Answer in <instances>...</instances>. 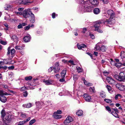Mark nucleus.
I'll list each match as a JSON object with an SVG mask.
<instances>
[{"mask_svg": "<svg viewBox=\"0 0 125 125\" xmlns=\"http://www.w3.org/2000/svg\"><path fill=\"white\" fill-rule=\"evenodd\" d=\"M14 68V67L13 66H11L8 67V68L9 69H13Z\"/></svg>", "mask_w": 125, "mask_h": 125, "instance_id": "obj_62", "label": "nucleus"}, {"mask_svg": "<svg viewBox=\"0 0 125 125\" xmlns=\"http://www.w3.org/2000/svg\"><path fill=\"white\" fill-rule=\"evenodd\" d=\"M23 9L24 8H18V11L22 12L23 10Z\"/></svg>", "mask_w": 125, "mask_h": 125, "instance_id": "obj_54", "label": "nucleus"}, {"mask_svg": "<svg viewBox=\"0 0 125 125\" xmlns=\"http://www.w3.org/2000/svg\"><path fill=\"white\" fill-rule=\"evenodd\" d=\"M21 117L23 118L26 117L27 115L25 113H21Z\"/></svg>", "mask_w": 125, "mask_h": 125, "instance_id": "obj_37", "label": "nucleus"}, {"mask_svg": "<svg viewBox=\"0 0 125 125\" xmlns=\"http://www.w3.org/2000/svg\"><path fill=\"white\" fill-rule=\"evenodd\" d=\"M10 95V94H8L5 92L3 91H2L0 90V95Z\"/></svg>", "mask_w": 125, "mask_h": 125, "instance_id": "obj_27", "label": "nucleus"}, {"mask_svg": "<svg viewBox=\"0 0 125 125\" xmlns=\"http://www.w3.org/2000/svg\"><path fill=\"white\" fill-rule=\"evenodd\" d=\"M23 106L25 108H29L31 106V103L27 104H24L23 105Z\"/></svg>", "mask_w": 125, "mask_h": 125, "instance_id": "obj_23", "label": "nucleus"}, {"mask_svg": "<svg viewBox=\"0 0 125 125\" xmlns=\"http://www.w3.org/2000/svg\"><path fill=\"white\" fill-rule=\"evenodd\" d=\"M32 78V77L31 76H27L25 78V79L26 80L28 81L31 80Z\"/></svg>", "mask_w": 125, "mask_h": 125, "instance_id": "obj_34", "label": "nucleus"}, {"mask_svg": "<svg viewBox=\"0 0 125 125\" xmlns=\"http://www.w3.org/2000/svg\"><path fill=\"white\" fill-rule=\"evenodd\" d=\"M83 97L86 101L90 102L91 100V96L88 94H84Z\"/></svg>", "mask_w": 125, "mask_h": 125, "instance_id": "obj_9", "label": "nucleus"}, {"mask_svg": "<svg viewBox=\"0 0 125 125\" xmlns=\"http://www.w3.org/2000/svg\"><path fill=\"white\" fill-rule=\"evenodd\" d=\"M1 113L2 117L3 118L4 121L6 122V121H9L10 120L11 116L10 114L5 113V111L3 110L2 111Z\"/></svg>", "mask_w": 125, "mask_h": 125, "instance_id": "obj_3", "label": "nucleus"}, {"mask_svg": "<svg viewBox=\"0 0 125 125\" xmlns=\"http://www.w3.org/2000/svg\"><path fill=\"white\" fill-rule=\"evenodd\" d=\"M43 82L46 85H49L52 84L53 81L51 80H44L43 81Z\"/></svg>", "mask_w": 125, "mask_h": 125, "instance_id": "obj_14", "label": "nucleus"}, {"mask_svg": "<svg viewBox=\"0 0 125 125\" xmlns=\"http://www.w3.org/2000/svg\"><path fill=\"white\" fill-rule=\"evenodd\" d=\"M32 12L31 9H26L22 11V15L24 18H27L30 16Z\"/></svg>", "mask_w": 125, "mask_h": 125, "instance_id": "obj_4", "label": "nucleus"}, {"mask_svg": "<svg viewBox=\"0 0 125 125\" xmlns=\"http://www.w3.org/2000/svg\"><path fill=\"white\" fill-rule=\"evenodd\" d=\"M62 113V111L60 110H58L56 112L54 113V114H61Z\"/></svg>", "mask_w": 125, "mask_h": 125, "instance_id": "obj_42", "label": "nucleus"}, {"mask_svg": "<svg viewBox=\"0 0 125 125\" xmlns=\"http://www.w3.org/2000/svg\"><path fill=\"white\" fill-rule=\"evenodd\" d=\"M26 88L25 87H22L21 89V91H23V90H25L26 89Z\"/></svg>", "mask_w": 125, "mask_h": 125, "instance_id": "obj_59", "label": "nucleus"}, {"mask_svg": "<svg viewBox=\"0 0 125 125\" xmlns=\"http://www.w3.org/2000/svg\"><path fill=\"white\" fill-rule=\"evenodd\" d=\"M4 25L5 26L6 28H7V30L8 27V25L6 23H5L4 24Z\"/></svg>", "mask_w": 125, "mask_h": 125, "instance_id": "obj_57", "label": "nucleus"}, {"mask_svg": "<svg viewBox=\"0 0 125 125\" xmlns=\"http://www.w3.org/2000/svg\"><path fill=\"white\" fill-rule=\"evenodd\" d=\"M12 7V6L10 5L6 4L5 5L4 8L5 10H8L11 9Z\"/></svg>", "mask_w": 125, "mask_h": 125, "instance_id": "obj_15", "label": "nucleus"}, {"mask_svg": "<svg viewBox=\"0 0 125 125\" xmlns=\"http://www.w3.org/2000/svg\"><path fill=\"white\" fill-rule=\"evenodd\" d=\"M73 119L71 117L68 116L65 120L64 122V124L66 125H67L69 123L73 121Z\"/></svg>", "mask_w": 125, "mask_h": 125, "instance_id": "obj_8", "label": "nucleus"}, {"mask_svg": "<svg viewBox=\"0 0 125 125\" xmlns=\"http://www.w3.org/2000/svg\"><path fill=\"white\" fill-rule=\"evenodd\" d=\"M12 39L14 42H17L18 41V38L15 35H13L11 37Z\"/></svg>", "mask_w": 125, "mask_h": 125, "instance_id": "obj_22", "label": "nucleus"}, {"mask_svg": "<svg viewBox=\"0 0 125 125\" xmlns=\"http://www.w3.org/2000/svg\"><path fill=\"white\" fill-rule=\"evenodd\" d=\"M110 62H111L112 65H115V66L118 68L120 67L121 65V63H115V62L113 61V59H110Z\"/></svg>", "mask_w": 125, "mask_h": 125, "instance_id": "obj_12", "label": "nucleus"}, {"mask_svg": "<svg viewBox=\"0 0 125 125\" xmlns=\"http://www.w3.org/2000/svg\"><path fill=\"white\" fill-rule=\"evenodd\" d=\"M58 62L55 63V66L53 68V71L55 73L58 72L60 70V68Z\"/></svg>", "mask_w": 125, "mask_h": 125, "instance_id": "obj_6", "label": "nucleus"}, {"mask_svg": "<svg viewBox=\"0 0 125 125\" xmlns=\"http://www.w3.org/2000/svg\"><path fill=\"white\" fill-rule=\"evenodd\" d=\"M82 80L83 81V83L84 84L87 86H91L92 85V84L91 83H88L84 79V78H82Z\"/></svg>", "mask_w": 125, "mask_h": 125, "instance_id": "obj_21", "label": "nucleus"}, {"mask_svg": "<svg viewBox=\"0 0 125 125\" xmlns=\"http://www.w3.org/2000/svg\"><path fill=\"white\" fill-rule=\"evenodd\" d=\"M23 4L27 5L28 3L32 2H30L29 0H23Z\"/></svg>", "mask_w": 125, "mask_h": 125, "instance_id": "obj_33", "label": "nucleus"}, {"mask_svg": "<svg viewBox=\"0 0 125 125\" xmlns=\"http://www.w3.org/2000/svg\"><path fill=\"white\" fill-rule=\"evenodd\" d=\"M10 17L8 15H7L4 18V19L5 20L9 21H12L13 20V19H11L10 18Z\"/></svg>", "mask_w": 125, "mask_h": 125, "instance_id": "obj_18", "label": "nucleus"}, {"mask_svg": "<svg viewBox=\"0 0 125 125\" xmlns=\"http://www.w3.org/2000/svg\"><path fill=\"white\" fill-rule=\"evenodd\" d=\"M106 48L104 46H102L100 48V51H101L103 52H105Z\"/></svg>", "mask_w": 125, "mask_h": 125, "instance_id": "obj_29", "label": "nucleus"}, {"mask_svg": "<svg viewBox=\"0 0 125 125\" xmlns=\"http://www.w3.org/2000/svg\"><path fill=\"white\" fill-rule=\"evenodd\" d=\"M106 110L108 111L110 113H111V112L112 111L110 108L108 106H107L105 107Z\"/></svg>", "mask_w": 125, "mask_h": 125, "instance_id": "obj_35", "label": "nucleus"}, {"mask_svg": "<svg viewBox=\"0 0 125 125\" xmlns=\"http://www.w3.org/2000/svg\"><path fill=\"white\" fill-rule=\"evenodd\" d=\"M28 94V93L26 91L25 92L23 93V95L25 97H26L27 96Z\"/></svg>", "mask_w": 125, "mask_h": 125, "instance_id": "obj_49", "label": "nucleus"}, {"mask_svg": "<svg viewBox=\"0 0 125 125\" xmlns=\"http://www.w3.org/2000/svg\"><path fill=\"white\" fill-rule=\"evenodd\" d=\"M56 119H59L62 117L61 115H55L53 116Z\"/></svg>", "mask_w": 125, "mask_h": 125, "instance_id": "obj_30", "label": "nucleus"}, {"mask_svg": "<svg viewBox=\"0 0 125 125\" xmlns=\"http://www.w3.org/2000/svg\"><path fill=\"white\" fill-rule=\"evenodd\" d=\"M0 43L3 45H5L7 43L6 42L2 40H0Z\"/></svg>", "mask_w": 125, "mask_h": 125, "instance_id": "obj_43", "label": "nucleus"}, {"mask_svg": "<svg viewBox=\"0 0 125 125\" xmlns=\"http://www.w3.org/2000/svg\"><path fill=\"white\" fill-rule=\"evenodd\" d=\"M30 25H29L28 26L25 27L24 29L25 30H28L30 29Z\"/></svg>", "mask_w": 125, "mask_h": 125, "instance_id": "obj_47", "label": "nucleus"}, {"mask_svg": "<svg viewBox=\"0 0 125 125\" xmlns=\"http://www.w3.org/2000/svg\"><path fill=\"white\" fill-rule=\"evenodd\" d=\"M77 47L78 48L79 50L82 49L84 51L87 50V46L84 44H80L79 43H77Z\"/></svg>", "mask_w": 125, "mask_h": 125, "instance_id": "obj_7", "label": "nucleus"}, {"mask_svg": "<svg viewBox=\"0 0 125 125\" xmlns=\"http://www.w3.org/2000/svg\"><path fill=\"white\" fill-rule=\"evenodd\" d=\"M26 122L25 121H23L19 122V124L17 125H24L25 123Z\"/></svg>", "mask_w": 125, "mask_h": 125, "instance_id": "obj_36", "label": "nucleus"}, {"mask_svg": "<svg viewBox=\"0 0 125 125\" xmlns=\"http://www.w3.org/2000/svg\"><path fill=\"white\" fill-rule=\"evenodd\" d=\"M69 63H70L72 65H74L73 62V61L70 60L68 61L67 62V64H68Z\"/></svg>", "mask_w": 125, "mask_h": 125, "instance_id": "obj_50", "label": "nucleus"}, {"mask_svg": "<svg viewBox=\"0 0 125 125\" xmlns=\"http://www.w3.org/2000/svg\"><path fill=\"white\" fill-rule=\"evenodd\" d=\"M100 10L99 8H95L93 10V12L95 14H99L100 12Z\"/></svg>", "mask_w": 125, "mask_h": 125, "instance_id": "obj_17", "label": "nucleus"}, {"mask_svg": "<svg viewBox=\"0 0 125 125\" xmlns=\"http://www.w3.org/2000/svg\"><path fill=\"white\" fill-rule=\"evenodd\" d=\"M22 25L21 24H20L18 26V29H20L22 28Z\"/></svg>", "mask_w": 125, "mask_h": 125, "instance_id": "obj_61", "label": "nucleus"}, {"mask_svg": "<svg viewBox=\"0 0 125 125\" xmlns=\"http://www.w3.org/2000/svg\"><path fill=\"white\" fill-rule=\"evenodd\" d=\"M30 16L31 17L30 20V22L32 23H34L35 21V18L34 14L32 12Z\"/></svg>", "mask_w": 125, "mask_h": 125, "instance_id": "obj_13", "label": "nucleus"}, {"mask_svg": "<svg viewBox=\"0 0 125 125\" xmlns=\"http://www.w3.org/2000/svg\"><path fill=\"white\" fill-rule=\"evenodd\" d=\"M118 80L121 82L125 81V74L123 72H121L119 74V77H118Z\"/></svg>", "mask_w": 125, "mask_h": 125, "instance_id": "obj_5", "label": "nucleus"}, {"mask_svg": "<svg viewBox=\"0 0 125 125\" xmlns=\"http://www.w3.org/2000/svg\"><path fill=\"white\" fill-rule=\"evenodd\" d=\"M116 87L117 88L121 91H123L125 90V86L121 84L117 83L116 85Z\"/></svg>", "mask_w": 125, "mask_h": 125, "instance_id": "obj_11", "label": "nucleus"}, {"mask_svg": "<svg viewBox=\"0 0 125 125\" xmlns=\"http://www.w3.org/2000/svg\"><path fill=\"white\" fill-rule=\"evenodd\" d=\"M82 6L80 8L81 11L85 12H91L94 7H97L99 3L97 0H89L84 2L83 0H81Z\"/></svg>", "mask_w": 125, "mask_h": 125, "instance_id": "obj_2", "label": "nucleus"}, {"mask_svg": "<svg viewBox=\"0 0 125 125\" xmlns=\"http://www.w3.org/2000/svg\"><path fill=\"white\" fill-rule=\"evenodd\" d=\"M15 51L14 49H13L11 50V55H13L15 54Z\"/></svg>", "mask_w": 125, "mask_h": 125, "instance_id": "obj_45", "label": "nucleus"}, {"mask_svg": "<svg viewBox=\"0 0 125 125\" xmlns=\"http://www.w3.org/2000/svg\"><path fill=\"white\" fill-rule=\"evenodd\" d=\"M66 73V70L64 69L62 71L61 73V77L62 78H64L65 75Z\"/></svg>", "mask_w": 125, "mask_h": 125, "instance_id": "obj_20", "label": "nucleus"}, {"mask_svg": "<svg viewBox=\"0 0 125 125\" xmlns=\"http://www.w3.org/2000/svg\"><path fill=\"white\" fill-rule=\"evenodd\" d=\"M86 31V28H84L83 30V31H82V32L84 33Z\"/></svg>", "mask_w": 125, "mask_h": 125, "instance_id": "obj_55", "label": "nucleus"}, {"mask_svg": "<svg viewBox=\"0 0 125 125\" xmlns=\"http://www.w3.org/2000/svg\"><path fill=\"white\" fill-rule=\"evenodd\" d=\"M15 13L17 15H22V11L21 12V11L19 12L15 11Z\"/></svg>", "mask_w": 125, "mask_h": 125, "instance_id": "obj_38", "label": "nucleus"}, {"mask_svg": "<svg viewBox=\"0 0 125 125\" xmlns=\"http://www.w3.org/2000/svg\"><path fill=\"white\" fill-rule=\"evenodd\" d=\"M62 78L60 79L59 81L60 82H63L64 81V78Z\"/></svg>", "mask_w": 125, "mask_h": 125, "instance_id": "obj_58", "label": "nucleus"}, {"mask_svg": "<svg viewBox=\"0 0 125 125\" xmlns=\"http://www.w3.org/2000/svg\"><path fill=\"white\" fill-rule=\"evenodd\" d=\"M102 2L105 4H107L108 2V0H101Z\"/></svg>", "mask_w": 125, "mask_h": 125, "instance_id": "obj_52", "label": "nucleus"}, {"mask_svg": "<svg viewBox=\"0 0 125 125\" xmlns=\"http://www.w3.org/2000/svg\"><path fill=\"white\" fill-rule=\"evenodd\" d=\"M53 67H50L48 70V71L49 72H51L53 70Z\"/></svg>", "mask_w": 125, "mask_h": 125, "instance_id": "obj_51", "label": "nucleus"}, {"mask_svg": "<svg viewBox=\"0 0 125 125\" xmlns=\"http://www.w3.org/2000/svg\"><path fill=\"white\" fill-rule=\"evenodd\" d=\"M106 87L108 91L109 92H111V91H112V89L110 86L108 85H107L106 86Z\"/></svg>", "mask_w": 125, "mask_h": 125, "instance_id": "obj_31", "label": "nucleus"}, {"mask_svg": "<svg viewBox=\"0 0 125 125\" xmlns=\"http://www.w3.org/2000/svg\"><path fill=\"white\" fill-rule=\"evenodd\" d=\"M107 13L108 15H110V16L109 19H106L105 20H99L96 21L95 22L96 24L94 25L95 31H97L101 33L102 32V31L100 29V24L104 23L105 24H112L115 23V20L113 19L115 14L113 11L112 10H109L107 11Z\"/></svg>", "mask_w": 125, "mask_h": 125, "instance_id": "obj_1", "label": "nucleus"}, {"mask_svg": "<svg viewBox=\"0 0 125 125\" xmlns=\"http://www.w3.org/2000/svg\"><path fill=\"white\" fill-rule=\"evenodd\" d=\"M77 70L78 73L81 72L82 71V69L80 67H78L77 68Z\"/></svg>", "mask_w": 125, "mask_h": 125, "instance_id": "obj_44", "label": "nucleus"}, {"mask_svg": "<svg viewBox=\"0 0 125 125\" xmlns=\"http://www.w3.org/2000/svg\"><path fill=\"white\" fill-rule=\"evenodd\" d=\"M112 109L114 110L115 112H116V113H117V112L118 113V110L117 109L114 108Z\"/></svg>", "mask_w": 125, "mask_h": 125, "instance_id": "obj_63", "label": "nucleus"}, {"mask_svg": "<svg viewBox=\"0 0 125 125\" xmlns=\"http://www.w3.org/2000/svg\"><path fill=\"white\" fill-rule=\"evenodd\" d=\"M90 57L92 59H95V56H94V55H90Z\"/></svg>", "mask_w": 125, "mask_h": 125, "instance_id": "obj_60", "label": "nucleus"}, {"mask_svg": "<svg viewBox=\"0 0 125 125\" xmlns=\"http://www.w3.org/2000/svg\"><path fill=\"white\" fill-rule=\"evenodd\" d=\"M89 90L90 92L92 93H95V91L94 87H90L89 88Z\"/></svg>", "mask_w": 125, "mask_h": 125, "instance_id": "obj_28", "label": "nucleus"}, {"mask_svg": "<svg viewBox=\"0 0 125 125\" xmlns=\"http://www.w3.org/2000/svg\"><path fill=\"white\" fill-rule=\"evenodd\" d=\"M100 95L102 98H105V94L104 92L101 91L100 92Z\"/></svg>", "mask_w": 125, "mask_h": 125, "instance_id": "obj_26", "label": "nucleus"}, {"mask_svg": "<svg viewBox=\"0 0 125 125\" xmlns=\"http://www.w3.org/2000/svg\"><path fill=\"white\" fill-rule=\"evenodd\" d=\"M100 42H98V43L95 46V49H96V50L100 51V46L99 45V44Z\"/></svg>", "mask_w": 125, "mask_h": 125, "instance_id": "obj_25", "label": "nucleus"}, {"mask_svg": "<svg viewBox=\"0 0 125 125\" xmlns=\"http://www.w3.org/2000/svg\"><path fill=\"white\" fill-rule=\"evenodd\" d=\"M103 73L105 75H106L108 74V73L106 71H104L103 72Z\"/></svg>", "mask_w": 125, "mask_h": 125, "instance_id": "obj_64", "label": "nucleus"}, {"mask_svg": "<svg viewBox=\"0 0 125 125\" xmlns=\"http://www.w3.org/2000/svg\"><path fill=\"white\" fill-rule=\"evenodd\" d=\"M104 100L106 103H111L112 102V101L108 99H105Z\"/></svg>", "mask_w": 125, "mask_h": 125, "instance_id": "obj_40", "label": "nucleus"}, {"mask_svg": "<svg viewBox=\"0 0 125 125\" xmlns=\"http://www.w3.org/2000/svg\"><path fill=\"white\" fill-rule=\"evenodd\" d=\"M31 37L30 36H26L24 38V41L26 42H29L30 40Z\"/></svg>", "mask_w": 125, "mask_h": 125, "instance_id": "obj_19", "label": "nucleus"}, {"mask_svg": "<svg viewBox=\"0 0 125 125\" xmlns=\"http://www.w3.org/2000/svg\"><path fill=\"white\" fill-rule=\"evenodd\" d=\"M76 114L78 116H81L83 114V112L81 110H79L77 111Z\"/></svg>", "mask_w": 125, "mask_h": 125, "instance_id": "obj_24", "label": "nucleus"}, {"mask_svg": "<svg viewBox=\"0 0 125 125\" xmlns=\"http://www.w3.org/2000/svg\"><path fill=\"white\" fill-rule=\"evenodd\" d=\"M90 37L92 39H94V36L93 34H90Z\"/></svg>", "mask_w": 125, "mask_h": 125, "instance_id": "obj_53", "label": "nucleus"}, {"mask_svg": "<svg viewBox=\"0 0 125 125\" xmlns=\"http://www.w3.org/2000/svg\"><path fill=\"white\" fill-rule=\"evenodd\" d=\"M55 17V13H53L52 14V17L53 18H54Z\"/></svg>", "mask_w": 125, "mask_h": 125, "instance_id": "obj_56", "label": "nucleus"}, {"mask_svg": "<svg viewBox=\"0 0 125 125\" xmlns=\"http://www.w3.org/2000/svg\"><path fill=\"white\" fill-rule=\"evenodd\" d=\"M18 3L19 4H23V0H18Z\"/></svg>", "mask_w": 125, "mask_h": 125, "instance_id": "obj_46", "label": "nucleus"}, {"mask_svg": "<svg viewBox=\"0 0 125 125\" xmlns=\"http://www.w3.org/2000/svg\"><path fill=\"white\" fill-rule=\"evenodd\" d=\"M15 48L17 50H21L22 49V47L20 46H16L15 47Z\"/></svg>", "mask_w": 125, "mask_h": 125, "instance_id": "obj_41", "label": "nucleus"}, {"mask_svg": "<svg viewBox=\"0 0 125 125\" xmlns=\"http://www.w3.org/2000/svg\"><path fill=\"white\" fill-rule=\"evenodd\" d=\"M113 116L115 117H118V115L117 113L113 111H112L111 113Z\"/></svg>", "mask_w": 125, "mask_h": 125, "instance_id": "obj_32", "label": "nucleus"}, {"mask_svg": "<svg viewBox=\"0 0 125 125\" xmlns=\"http://www.w3.org/2000/svg\"><path fill=\"white\" fill-rule=\"evenodd\" d=\"M7 68V67L6 66H2L1 65H0V69L2 68L6 70Z\"/></svg>", "mask_w": 125, "mask_h": 125, "instance_id": "obj_48", "label": "nucleus"}, {"mask_svg": "<svg viewBox=\"0 0 125 125\" xmlns=\"http://www.w3.org/2000/svg\"><path fill=\"white\" fill-rule=\"evenodd\" d=\"M106 80L107 82L113 85L115 84V81L112 77H107L106 78Z\"/></svg>", "mask_w": 125, "mask_h": 125, "instance_id": "obj_10", "label": "nucleus"}, {"mask_svg": "<svg viewBox=\"0 0 125 125\" xmlns=\"http://www.w3.org/2000/svg\"><path fill=\"white\" fill-rule=\"evenodd\" d=\"M35 119H32L29 122V125H31L35 122Z\"/></svg>", "mask_w": 125, "mask_h": 125, "instance_id": "obj_39", "label": "nucleus"}, {"mask_svg": "<svg viewBox=\"0 0 125 125\" xmlns=\"http://www.w3.org/2000/svg\"><path fill=\"white\" fill-rule=\"evenodd\" d=\"M3 95H1V96L0 97V100L2 102L4 103L7 101L6 97L3 96Z\"/></svg>", "mask_w": 125, "mask_h": 125, "instance_id": "obj_16", "label": "nucleus"}]
</instances>
